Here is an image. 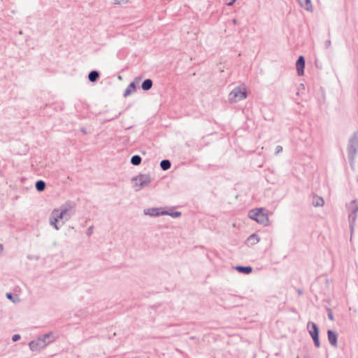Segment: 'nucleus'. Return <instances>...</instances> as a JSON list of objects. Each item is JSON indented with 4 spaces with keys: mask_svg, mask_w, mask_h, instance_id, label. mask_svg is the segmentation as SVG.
<instances>
[{
    "mask_svg": "<svg viewBox=\"0 0 358 358\" xmlns=\"http://www.w3.org/2000/svg\"><path fill=\"white\" fill-rule=\"evenodd\" d=\"M248 215L258 223L267 224L268 222V214L262 208L252 210L249 212Z\"/></svg>",
    "mask_w": 358,
    "mask_h": 358,
    "instance_id": "nucleus-1",
    "label": "nucleus"
},
{
    "mask_svg": "<svg viewBox=\"0 0 358 358\" xmlns=\"http://www.w3.org/2000/svg\"><path fill=\"white\" fill-rule=\"evenodd\" d=\"M68 210L67 209H54L50 217V224L52 225L55 229H59L57 226V223L59 221H62L64 216L66 215Z\"/></svg>",
    "mask_w": 358,
    "mask_h": 358,
    "instance_id": "nucleus-2",
    "label": "nucleus"
},
{
    "mask_svg": "<svg viewBox=\"0 0 358 358\" xmlns=\"http://www.w3.org/2000/svg\"><path fill=\"white\" fill-rule=\"evenodd\" d=\"M247 98V90L245 87H237L229 94V99L231 102H238Z\"/></svg>",
    "mask_w": 358,
    "mask_h": 358,
    "instance_id": "nucleus-3",
    "label": "nucleus"
},
{
    "mask_svg": "<svg viewBox=\"0 0 358 358\" xmlns=\"http://www.w3.org/2000/svg\"><path fill=\"white\" fill-rule=\"evenodd\" d=\"M52 335L51 334H45L43 338H38L35 341L30 342L29 348L33 351L39 350L43 348H45L48 342H46V338H50Z\"/></svg>",
    "mask_w": 358,
    "mask_h": 358,
    "instance_id": "nucleus-4",
    "label": "nucleus"
},
{
    "mask_svg": "<svg viewBox=\"0 0 358 358\" xmlns=\"http://www.w3.org/2000/svg\"><path fill=\"white\" fill-rule=\"evenodd\" d=\"M308 328L309 329V333L314 341L315 345L317 348H320V344L319 341V330L317 325L313 322H309L308 324Z\"/></svg>",
    "mask_w": 358,
    "mask_h": 358,
    "instance_id": "nucleus-5",
    "label": "nucleus"
},
{
    "mask_svg": "<svg viewBox=\"0 0 358 358\" xmlns=\"http://www.w3.org/2000/svg\"><path fill=\"white\" fill-rule=\"evenodd\" d=\"M296 70L299 76L303 75L305 68V59L303 56H300L296 64Z\"/></svg>",
    "mask_w": 358,
    "mask_h": 358,
    "instance_id": "nucleus-6",
    "label": "nucleus"
},
{
    "mask_svg": "<svg viewBox=\"0 0 358 358\" xmlns=\"http://www.w3.org/2000/svg\"><path fill=\"white\" fill-rule=\"evenodd\" d=\"M328 339L329 343L334 347L337 346V334L331 330L328 331Z\"/></svg>",
    "mask_w": 358,
    "mask_h": 358,
    "instance_id": "nucleus-7",
    "label": "nucleus"
},
{
    "mask_svg": "<svg viewBox=\"0 0 358 358\" xmlns=\"http://www.w3.org/2000/svg\"><path fill=\"white\" fill-rule=\"evenodd\" d=\"M259 241V238L258 237V236L257 234H255L250 236L248 237V238L247 239L248 243L251 244V245L258 243Z\"/></svg>",
    "mask_w": 358,
    "mask_h": 358,
    "instance_id": "nucleus-8",
    "label": "nucleus"
},
{
    "mask_svg": "<svg viewBox=\"0 0 358 358\" xmlns=\"http://www.w3.org/2000/svg\"><path fill=\"white\" fill-rule=\"evenodd\" d=\"M313 202V205L316 207L322 206L324 203L323 199L319 196H314Z\"/></svg>",
    "mask_w": 358,
    "mask_h": 358,
    "instance_id": "nucleus-9",
    "label": "nucleus"
},
{
    "mask_svg": "<svg viewBox=\"0 0 358 358\" xmlns=\"http://www.w3.org/2000/svg\"><path fill=\"white\" fill-rule=\"evenodd\" d=\"M134 90H135V85L134 83H131L127 87V88L125 90L124 95L125 96H127L130 95L133 92H134Z\"/></svg>",
    "mask_w": 358,
    "mask_h": 358,
    "instance_id": "nucleus-10",
    "label": "nucleus"
},
{
    "mask_svg": "<svg viewBox=\"0 0 358 358\" xmlns=\"http://www.w3.org/2000/svg\"><path fill=\"white\" fill-rule=\"evenodd\" d=\"M152 86V81L150 79L145 80L142 84V88L143 90H148Z\"/></svg>",
    "mask_w": 358,
    "mask_h": 358,
    "instance_id": "nucleus-11",
    "label": "nucleus"
},
{
    "mask_svg": "<svg viewBox=\"0 0 358 358\" xmlns=\"http://www.w3.org/2000/svg\"><path fill=\"white\" fill-rule=\"evenodd\" d=\"M300 4L306 10L311 8L310 0H299Z\"/></svg>",
    "mask_w": 358,
    "mask_h": 358,
    "instance_id": "nucleus-12",
    "label": "nucleus"
},
{
    "mask_svg": "<svg viewBox=\"0 0 358 358\" xmlns=\"http://www.w3.org/2000/svg\"><path fill=\"white\" fill-rule=\"evenodd\" d=\"M236 270L248 274L251 273L252 268L250 266H237Z\"/></svg>",
    "mask_w": 358,
    "mask_h": 358,
    "instance_id": "nucleus-13",
    "label": "nucleus"
},
{
    "mask_svg": "<svg viewBox=\"0 0 358 358\" xmlns=\"http://www.w3.org/2000/svg\"><path fill=\"white\" fill-rule=\"evenodd\" d=\"M98 77H99V73H98V72H96L95 71H91L88 76L89 80L91 82H95L96 80V79L98 78Z\"/></svg>",
    "mask_w": 358,
    "mask_h": 358,
    "instance_id": "nucleus-14",
    "label": "nucleus"
},
{
    "mask_svg": "<svg viewBox=\"0 0 358 358\" xmlns=\"http://www.w3.org/2000/svg\"><path fill=\"white\" fill-rule=\"evenodd\" d=\"M160 166L163 170L166 171L170 168L171 163L169 160H166V159L162 160L161 162Z\"/></svg>",
    "mask_w": 358,
    "mask_h": 358,
    "instance_id": "nucleus-15",
    "label": "nucleus"
},
{
    "mask_svg": "<svg viewBox=\"0 0 358 358\" xmlns=\"http://www.w3.org/2000/svg\"><path fill=\"white\" fill-rule=\"evenodd\" d=\"M141 158L138 155H134L131 157V162L134 165H138L141 164Z\"/></svg>",
    "mask_w": 358,
    "mask_h": 358,
    "instance_id": "nucleus-16",
    "label": "nucleus"
},
{
    "mask_svg": "<svg viewBox=\"0 0 358 358\" xmlns=\"http://www.w3.org/2000/svg\"><path fill=\"white\" fill-rule=\"evenodd\" d=\"M45 187V184L43 181L39 180L36 183V188L38 191H43Z\"/></svg>",
    "mask_w": 358,
    "mask_h": 358,
    "instance_id": "nucleus-17",
    "label": "nucleus"
},
{
    "mask_svg": "<svg viewBox=\"0 0 358 358\" xmlns=\"http://www.w3.org/2000/svg\"><path fill=\"white\" fill-rule=\"evenodd\" d=\"M149 211H150V212H148L147 213L150 215H160V213L159 212H157V210H155V209L149 210ZM166 213H164V212L161 213L162 215L166 214Z\"/></svg>",
    "mask_w": 358,
    "mask_h": 358,
    "instance_id": "nucleus-18",
    "label": "nucleus"
},
{
    "mask_svg": "<svg viewBox=\"0 0 358 358\" xmlns=\"http://www.w3.org/2000/svg\"><path fill=\"white\" fill-rule=\"evenodd\" d=\"M129 0H115V3L122 4L128 2Z\"/></svg>",
    "mask_w": 358,
    "mask_h": 358,
    "instance_id": "nucleus-19",
    "label": "nucleus"
},
{
    "mask_svg": "<svg viewBox=\"0 0 358 358\" xmlns=\"http://www.w3.org/2000/svg\"><path fill=\"white\" fill-rule=\"evenodd\" d=\"M20 338V336L19 334H15L13 336V341H18L19 339Z\"/></svg>",
    "mask_w": 358,
    "mask_h": 358,
    "instance_id": "nucleus-20",
    "label": "nucleus"
},
{
    "mask_svg": "<svg viewBox=\"0 0 358 358\" xmlns=\"http://www.w3.org/2000/svg\"><path fill=\"white\" fill-rule=\"evenodd\" d=\"M180 215H181L180 212H176L173 214H172V216L174 217H180Z\"/></svg>",
    "mask_w": 358,
    "mask_h": 358,
    "instance_id": "nucleus-21",
    "label": "nucleus"
},
{
    "mask_svg": "<svg viewBox=\"0 0 358 358\" xmlns=\"http://www.w3.org/2000/svg\"><path fill=\"white\" fill-rule=\"evenodd\" d=\"M141 178H144V176H142ZM145 179L144 182H148L150 181L149 177L145 176Z\"/></svg>",
    "mask_w": 358,
    "mask_h": 358,
    "instance_id": "nucleus-22",
    "label": "nucleus"
},
{
    "mask_svg": "<svg viewBox=\"0 0 358 358\" xmlns=\"http://www.w3.org/2000/svg\"><path fill=\"white\" fill-rule=\"evenodd\" d=\"M329 318L331 320H334V317H333V315L331 313H329Z\"/></svg>",
    "mask_w": 358,
    "mask_h": 358,
    "instance_id": "nucleus-23",
    "label": "nucleus"
},
{
    "mask_svg": "<svg viewBox=\"0 0 358 358\" xmlns=\"http://www.w3.org/2000/svg\"><path fill=\"white\" fill-rule=\"evenodd\" d=\"M236 0H231L229 3L228 5L231 6L232 5Z\"/></svg>",
    "mask_w": 358,
    "mask_h": 358,
    "instance_id": "nucleus-24",
    "label": "nucleus"
},
{
    "mask_svg": "<svg viewBox=\"0 0 358 358\" xmlns=\"http://www.w3.org/2000/svg\"><path fill=\"white\" fill-rule=\"evenodd\" d=\"M6 296H7V297H8V299H12V295H11L10 294L8 293V294H6Z\"/></svg>",
    "mask_w": 358,
    "mask_h": 358,
    "instance_id": "nucleus-25",
    "label": "nucleus"
},
{
    "mask_svg": "<svg viewBox=\"0 0 358 358\" xmlns=\"http://www.w3.org/2000/svg\"><path fill=\"white\" fill-rule=\"evenodd\" d=\"M298 358H299V357H298Z\"/></svg>",
    "mask_w": 358,
    "mask_h": 358,
    "instance_id": "nucleus-26",
    "label": "nucleus"
}]
</instances>
